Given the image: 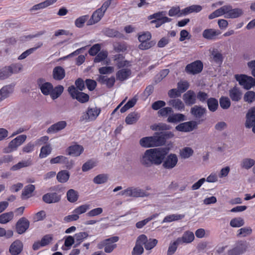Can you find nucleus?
<instances>
[{"label":"nucleus","mask_w":255,"mask_h":255,"mask_svg":"<svg viewBox=\"0 0 255 255\" xmlns=\"http://www.w3.org/2000/svg\"><path fill=\"white\" fill-rule=\"evenodd\" d=\"M9 71V74L11 76L12 74H16L21 71L22 69V65L20 63H15L7 67Z\"/></svg>","instance_id":"obj_48"},{"label":"nucleus","mask_w":255,"mask_h":255,"mask_svg":"<svg viewBox=\"0 0 255 255\" xmlns=\"http://www.w3.org/2000/svg\"><path fill=\"white\" fill-rule=\"evenodd\" d=\"M119 240V237L118 236H114L104 240L99 245V248L101 249L104 247L105 252L107 253H111L117 248V246L115 243L117 242Z\"/></svg>","instance_id":"obj_6"},{"label":"nucleus","mask_w":255,"mask_h":255,"mask_svg":"<svg viewBox=\"0 0 255 255\" xmlns=\"http://www.w3.org/2000/svg\"><path fill=\"white\" fill-rule=\"evenodd\" d=\"M136 102V99L133 98L129 100L120 110L122 113L126 112L130 108L133 107Z\"/></svg>","instance_id":"obj_62"},{"label":"nucleus","mask_w":255,"mask_h":255,"mask_svg":"<svg viewBox=\"0 0 255 255\" xmlns=\"http://www.w3.org/2000/svg\"><path fill=\"white\" fill-rule=\"evenodd\" d=\"M13 92L12 87L10 85H7L3 87L0 90V102L9 97V95Z\"/></svg>","instance_id":"obj_32"},{"label":"nucleus","mask_w":255,"mask_h":255,"mask_svg":"<svg viewBox=\"0 0 255 255\" xmlns=\"http://www.w3.org/2000/svg\"><path fill=\"white\" fill-rule=\"evenodd\" d=\"M207 112L206 108L200 106L195 105L191 108L190 113L197 120L202 119Z\"/></svg>","instance_id":"obj_21"},{"label":"nucleus","mask_w":255,"mask_h":255,"mask_svg":"<svg viewBox=\"0 0 255 255\" xmlns=\"http://www.w3.org/2000/svg\"><path fill=\"white\" fill-rule=\"evenodd\" d=\"M26 138L27 136L25 134L17 136L9 143L7 147L4 148L3 152L4 153H10L16 150L17 147L25 141Z\"/></svg>","instance_id":"obj_5"},{"label":"nucleus","mask_w":255,"mask_h":255,"mask_svg":"<svg viewBox=\"0 0 255 255\" xmlns=\"http://www.w3.org/2000/svg\"><path fill=\"white\" fill-rule=\"evenodd\" d=\"M194 239V234L190 231L185 232L181 237L178 238L177 240L179 241V243L182 244L183 243H190Z\"/></svg>","instance_id":"obj_31"},{"label":"nucleus","mask_w":255,"mask_h":255,"mask_svg":"<svg viewBox=\"0 0 255 255\" xmlns=\"http://www.w3.org/2000/svg\"><path fill=\"white\" fill-rule=\"evenodd\" d=\"M52 75L54 79L61 80L65 76V70L61 66H56L53 69Z\"/></svg>","instance_id":"obj_30"},{"label":"nucleus","mask_w":255,"mask_h":255,"mask_svg":"<svg viewBox=\"0 0 255 255\" xmlns=\"http://www.w3.org/2000/svg\"><path fill=\"white\" fill-rule=\"evenodd\" d=\"M131 75V71L128 68H122L116 73L117 79L121 82L124 81L129 78Z\"/></svg>","instance_id":"obj_24"},{"label":"nucleus","mask_w":255,"mask_h":255,"mask_svg":"<svg viewBox=\"0 0 255 255\" xmlns=\"http://www.w3.org/2000/svg\"><path fill=\"white\" fill-rule=\"evenodd\" d=\"M227 10L225 11V17L226 18H235L241 16L243 13V10L240 8L232 9V7L230 5H225Z\"/></svg>","instance_id":"obj_18"},{"label":"nucleus","mask_w":255,"mask_h":255,"mask_svg":"<svg viewBox=\"0 0 255 255\" xmlns=\"http://www.w3.org/2000/svg\"><path fill=\"white\" fill-rule=\"evenodd\" d=\"M118 195L120 196H125L126 197L143 198L149 196V193L145 192L139 187H129L120 192Z\"/></svg>","instance_id":"obj_3"},{"label":"nucleus","mask_w":255,"mask_h":255,"mask_svg":"<svg viewBox=\"0 0 255 255\" xmlns=\"http://www.w3.org/2000/svg\"><path fill=\"white\" fill-rule=\"evenodd\" d=\"M193 153V150L188 147L183 148L180 152V155L182 158L186 159L190 157Z\"/></svg>","instance_id":"obj_57"},{"label":"nucleus","mask_w":255,"mask_h":255,"mask_svg":"<svg viewBox=\"0 0 255 255\" xmlns=\"http://www.w3.org/2000/svg\"><path fill=\"white\" fill-rule=\"evenodd\" d=\"M78 192L74 189H69L67 192V200L71 203L77 201L78 199Z\"/></svg>","instance_id":"obj_44"},{"label":"nucleus","mask_w":255,"mask_h":255,"mask_svg":"<svg viewBox=\"0 0 255 255\" xmlns=\"http://www.w3.org/2000/svg\"><path fill=\"white\" fill-rule=\"evenodd\" d=\"M170 128V126L162 123L155 124L150 126V129L152 130L159 131L155 132L159 146L165 144L167 139L174 136L173 132L168 131Z\"/></svg>","instance_id":"obj_2"},{"label":"nucleus","mask_w":255,"mask_h":255,"mask_svg":"<svg viewBox=\"0 0 255 255\" xmlns=\"http://www.w3.org/2000/svg\"><path fill=\"white\" fill-rule=\"evenodd\" d=\"M70 177L69 172L65 170L59 171L57 174V179L60 183L66 182Z\"/></svg>","instance_id":"obj_39"},{"label":"nucleus","mask_w":255,"mask_h":255,"mask_svg":"<svg viewBox=\"0 0 255 255\" xmlns=\"http://www.w3.org/2000/svg\"><path fill=\"white\" fill-rule=\"evenodd\" d=\"M226 10L227 8L225 7V5H224L211 13L209 15L208 18L210 19H212L223 14L225 15V11Z\"/></svg>","instance_id":"obj_47"},{"label":"nucleus","mask_w":255,"mask_h":255,"mask_svg":"<svg viewBox=\"0 0 255 255\" xmlns=\"http://www.w3.org/2000/svg\"><path fill=\"white\" fill-rule=\"evenodd\" d=\"M211 58L214 62L218 64H222L223 61L222 54L217 49H213L211 52Z\"/></svg>","instance_id":"obj_42"},{"label":"nucleus","mask_w":255,"mask_h":255,"mask_svg":"<svg viewBox=\"0 0 255 255\" xmlns=\"http://www.w3.org/2000/svg\"><path fill=\"white\" fill-rule=\"evenodd\" d=\"M221 33V31L219 30H216L213 28H208L203 31L202 36L204 38L208 40H215Z\"/></svg>","instance_id":"obj_23"},{"label":"nucleus","mask_w":255,"mask_h":255,"mask_svg":"<svg viewBox=\"0 0 255 255\" xmlns=\"http://www.w3.org/2000/svg\"><path fill=\"white\" fill-rule=\"evenodd\" d=\"M13 217V213L9 212L4 213L0 215V223L6 224L11 221Z\"/></svg>","instance_id":"obj_46"},{"label":"nucleus","mask_w":255,"mask_h":255,"mask_svg":"<svg viewBox=\"0 0 255 255\" xmlns=\"http://www.w3.org/2000/svg\"><path fill=\"white\" fill-rule=\"evenodd\" d=\"M252 233V229L251 227H244L238 230L237 236L238 237H246L250 236Z\"/></svg>","instance_id":"obj_49"},{"label":"nucleus","mask_w":255,"mask_h":255,"mask_svg":"<svg viewBox=\"0 0 255 255\" xmlns=\"http://www.w3.org/2000/svg\"><path fill=\"white\" fill-rule=\"evenodd\" d=\"M37 83L44 95H50L51 91L53 90V85L51 83L45 82L44 79L39 78L37 80Z\"/></svg>","instance_id":"obj_13"},{"label":"nucleus","mask_w":255,"mask_h":255,"mask_svg":"<svg viewBox=\"0 0 255 255\" xmlns=\"http://www.w3.org/2000/svg\"><path fill=\"white\" fill-rule=\"evenodd\" d=\"M64 90V87L62 85H58L55 88L53 87L50 97L53 100L58 98L62 94Z\"/></svg>","instance_id":"obj_43"},{"label":"nucleus","mask_w":255,"mask_h":255,"mask_svg":"<svg viewBox=\"0 0 255 255\" xmlns=\"http://www.w3.org/2000/svg\"><path fill=\"white\" fill-rule=\"evenodd\" d=\"M97 80L102 84H105L108 88H111L115 84L116 79L114 76L108 78L107 76L100 75Z\"/></svg>","instance_id":"obj_25"},{"label":"nucleus","mask_w":255,"mask_h":255,"mask_svg":"<svg viewBox=\"0 0 255 255\" xmlns=\"http://www.w3.org/2000/svg\"><path fill=\"white\" fill-rule=\"evenodd\" d=\"M101 112L100 109L97 108H88L87 111L82 114L80 118V122H89L95 120Z\"/></svg>","instance_id":"obj_8"},{"label":"nucleus","mask_w":255,"mask_h":255,"mask_svg":"<svg viewBox=\"0 0 255 255\" xmlns=\"http://www.w3.org/2000/svg\"><path fill=\"white\" fill-rule=\"evenodd\" d=\"M57 0H46L45 1L39 3L38 4H35L32 6L31 8V10H37L40 9L45 8L54 2H55Z\"/></svg>","instance_id":"obj_40"},{"label":"nucleus","mask_w":255,"mask_h":255,"mask_svg":"<svg viewBox=\"0 0 255 255\" xmlns=\"http://www.w3.org/2000/svg\"><path fill=\"white\" fill-rule=\"evenodd\" d=\"M140 116L138 113L133 112L129 114L125 119V122L128 125L135 124L139 119Z\"/></svg>","instance_id":"obj_38"},{"label":"nucleus","mask_w":255,"mask_h":255,"mask_svg":"<svg viewBox=\"0 0 255 255\" xmlns=\"http://www.w3.org/2000/svg\"><path fill=\"white\" fill-rule=\"evenodd\" d=\"M43 45L42 42H38L37 44V46L35 47L31 48L26 50L25 51L23 52L21 55H20L18 57V60H23L26 58L28 56L33 53L36 50H37L38 48L41 47Z\"/></svg>","instance_id":"obj_41"},{"label":"nucleus","mask_w":255,"mask_h":255,"mask_svg":"<svg viewBox=\"0 0 255 255\" xmlns=\"http://www.w3.org/2000/svg\"><path fill=\"white\" fill-rule=\"evenodd\" d=\"M197 127L196 121H190L180 124L175 127V129L179 131L190 132Z\"/></svg>","instance_id":"obj_14"},{"label":"nucleus","mask_w":255,"mask_h":255,"mask_svg":"<svg viewBox=\"0 0 255 255\" xmlns=\"http://www.w3.org/2000/svg\"><path fill=\"white\" fill-rule=\"evenodd\" d=\"M138 241H140L144 245V248L146 250H150L156 246L158 243V241L155 239H147V237L145 235H141L138 236Z\"/></svg>","instance_id":"obj_16"},{"label":"nucleus","mask_w":255,"mask_h":255,"mask_svg":"<svg viewBox=\"0 0 255 255\" xmlns=\"http://www.w3.org/2000/svg\"><path fill=\"white\" fill-rule=\"evenodd\" d=\"M183 99L187 106H192L196 103V95L192 90H189L183 96Z\"/></svg>","instance_id":"obj_22"},{"label":"nucleus","mask_w":255,"mask_h":255,"mask_svg":"<svg viewBox=\"0 0 255 255\" xmlns=\"http://www.w3.org/2000/svg\"><path fill=\"white\" fill-rule=\"evenodd\" d=\"M229 93L230 98L233 101L239 102L242 99V92L239 88L236 86L231 89Z\"/></svg>","instance_id":"obj_29"},{"label":"nucleus","mask_w":255,"mask_h":255,"mask_svg":"<svg viewBox=\"0 0 255 255\" xmlns=\"http://www.w3.org/2000/svg\"><path fill=\"white\" fill-rule=\"evenodd\" d=\"M68 91L73 99H76L81 103H86L89 100V96L88 94L79 91L74 85L69 87Z\"/></svg>","instance_id":"obj_4"},{"label":"nucleus","mask_w":255,"mask_h":255,"mask_svg":"<svg viewBox=\"0 0 255 255\" xmlns=\"http://www.w3.org/2000/svg\"><path fill=\"white\" fill-rule=\"evenodd\" d=\"M167 118V121L170 123H177L185 120V116L182 114H173Z\"/></svg>","instance_id":"obj_36"},{"label":"nucleus","mask_w":255,"mask_h":255,"mask_svg":"<svg viewBox=\"0 0 255 255\" xmlns=\"http://www.w3.org/2000/svg\"><path fill=\"white\" fill-rule=\"evenodd\" d=\"M88 234L86 232H80L75 235L74 238L76 240V242H78L74 245V247H76L79 246L80 243L83 241V239L87 238Z\"/></svg>","instance_id":"obj_52"},{"label":"nucleus","mask_w":255,"mask_h":255,"mask_svg":"<svg viewBox=\"0 0 255 255\" xmlns=\"http://www.w3.org/2000/svg\"><path fill=\"white\" fill-rule=\"evenodd\" d=\"M209 110L211 112H216L219 107V102L215 98H210L207 100Z\"/></svg>","instance_id":"obj_37"},{"label":"nucleus","mask_w":255,"mask_h":255,"mask_svg":"<svg viewBox=\"0 0 255 255\" xmlns=\"http://www.w3.org/2000/svg\"><path fill=\"white\" fill-rule=\"evenodd\" d=\"M182 9L180 10L179 6H173L168 11V15L170 16H177L178 17L182 16L183 14H182Z\"/></svg>","instance_id":"obj_59"},{"label":"nucleus","mask_w":255,"mask_h":255,"mask_svg":"<svg viewBox=\"0 0 255 255\" xmlns=\"http://www.w3.org/2000/svg\"><path fill=\"white\" fill-rule=\"evenodd\" d=\"M203 63L200 60H196L186 65L185 71L190 74L196 75L200 73L203 70Z\"/></svg>","instance_id":"obj_9"},{"label":"nucleus","mask_w":255,"mask_h":255,"mask_svg":"<svg viewBox=\"0 0 255 255\" xmlns=\"http://www.w3.org/2000/svg\"><path fill=\"white\" fill-rule=\"evenodd\" d=\"M167 147H158L147 149L140 155V163L145 167H150L152 165H159L163 161L169 151Z\"/></svg>","instance_id":"obj_1"},{"label":"nucleus","mask_w":255,"mask_h":255,"mask_svg":"<svg viewBox=\"0 0 255 255\" xmlns=\"http://www.w3.org/2000/svg\"><path fill=\"white\" fill-rule=\"evenodd\" d=\"M244 100L248 103H252L255 100V92L252 91L247 92L244 95Z\"/></svg>","instance_id":"obj_61"},{"label":"nucleus","mask_w":255,"mask_h":255,"mask_svg":"<svg viewBox=\"0 0 255 255\" xmlns=\"http://www.w3.org/2000/svg\"><path fill=\"white\" fill-rule=\"evenodd\" d=\"M248 247L246 242L240 241L236 247L228 251L227 255H240L245 252Z\"/></svg>","instance_id":"obj_11"},{"label":"nucleus","mask_w":255,"mask_h":255,"mask_svg":"<svg viewBox=\"0 0 255 255\" xmlns=\"http://www.w3.org/2000/svg\"><path fill=\"white\" fill-rule=\"evenodd\" d=\"M184 217L183 215L172 214L166 216L163 220L162 223H169L174 221L179 220Z\"/></svg>","instance_id":"obj_56"},{"label":"nucleus","mask_w":255,"mask_h":255,"mask_svg":"<svg viewBox=\"0 0 255 255\" xmlns=\"http://www.w3.org/2000/svg\"><path fill=\"white\" fill-rule=\"evenodd\" d=\"M23 250V244L19 240L14 241L10 246L9 252L11 255H18Z\"/></svg>","instance_id":"obj_20"},{"label":"nucleus","mask_w":255,"mask_h":255,"mask_svg":"<svg viewBox=\"0 0 255 255\" xmlns=\"http://www.w3.org/2000/svg\"><path fill=\"white\" fill-rule=\"evenodd\" d=\"M244 224V220L240 217L235 218L232 219L230 223V226L234 228H239L243 226Z\"/></svg>","instance_id":"obj_55"},{"label":"nucleus","mask_w":255,"mask_h":255,"mask_svg":"<svg viewBox=\"0 0 255 255\" xmlns=\"http://www.w3.org/2000/svg\"><path fill=\"white\" fill-rule=\"evenodd\" d=\"M61 195L56 192H50L45 194L42 196V200L47 204L56 203L61 200Z\"/></svg>","instance_id":"obj_19"},{"label":"nucleus","mask_w":255,"mask_h":255,"mask_svg":"<svg viewBox=\"0 0 255 255\" xmlns=\"http://www.w3.org/2000/svg\"><path fill=\"white\" fill-rule=\"evenodd\" d=\"M142 244L140 241H138V237L137 238L136 244L132 251V255H140L144 251Z\"/></svg>","instance_id":"obj_45"},{"label":"nucleus","mask_w":255,"mask_h":255,"mask_svg":"<svg viewBox=\"0 0 255 255\" xmlns=\"http://www.w3.org/2000/svg\"><path fill=\"white\" fill-rule=\"evenodd\" d=\"M220 107L224 110H227L231 106V101L228 97H221L219 99Z\"/></svg>","instance_id":"obj_53"},{"label":"nucleus","mask_w":255,"mask_h":255,"mask_svg":"<svg viewBox=\"0 0 255 255\" xmlns=\"http://www.w3.org/2000/svg\"><path fill=\"white\" fill-rule=\"evenodd\" d=\"M51 150L52 148L49 144L42 146L40 150L39 157L41 158L46 157L51 153Z\"/></svg>","instance_id":"obj_58"},{"label":"nucleus","mask_w":255,"mask_h":255,"mask_svg":"<svg viewBox=\"0 0 255 255\" xmlns=\"http://www.w3.org/2000/svg\"><path fill=\"white\" fill-rule=\"evenodd\" d=\"M51 164H57V163H62V164H68V159L64 156L59 155L56 157L51 158L50 160Z\"/></svg>","instance_id":"obj_50"},{"label":"nucleus","mask_w":255,"mask_h":255,"mask_svg":"<svg viewBox=\"0 0 255 255\" xmlns=\"http://www.w3.org/2000/svg\"><path fill=\"white\" fill-rule=\"evenodd\" d=\"M108 180V176L105 174H99L93 179V182L97 184H100L106 182Z\"/></svg>","instance_id":"obj_64"},{"label":"nucleus","mask_w":255,"mask_h":255,"mask_svg":"<svg viewBox=\"0 0 255 255\" xmlns=\"http://www.w3.org/2000/svg\"><path fill=\"white\" fill-rule=\"evenodd\" d=\"M35 188V186L32 184H29L25 186L21 194L22 198H24V197H26V198L29 197V195L34 191Z\"/></svg>","instance_id":"obj_51"},{"label":"nucleus","mask_w":255,"mask_h":255,"mask_svg":"<svg viewBox=\"0 0 255 255\" xmlns=\"http://www.w3.org/2000/svg\"><path fill=\"white\" fill-rule=\"evenodd\" d=\"M89 15H85L80 16L75 21V25L78 28H81L84 26L85 22L88 19Z\"/></svg>","instance_id":"obj_60"},{"label":"nucleus","mask_w":255,"mask_h":255,"mask_svg":"<svg viewBox=\"0 0 255 255\" xmlns=\"http://www.w3.org/2000/svg\"><path fill=\"white\" fill-rule=\"evenodd\" d=\"M30 223L25 217L19 219L15 225L16 231L18 234H22L29 227Z\"/></svg>","instance_id":"obj_17"},{"label":"nucleus","mask_w":255,"mask_h":255,"mask_svg":"<svg viewBox=\"0 0 255 255\" xmlns=\"http://www.w3.org/2000/svg\"><path fill=\"white\" fill-rule=\"evenodd\" d=\"M179 245H180L179 241L177 239L173 243H170L167 252V255H173L175 253L177 247Z\"/></svg>","instance_id":"obj_54"},{"label":"nucleus","mask_w":255,"mask_h":255,"mask_svg":"<svg viewBox=\"0 0 255 255\" xmlns=\"http://www.w3.org/2000/svg\"><path fill=\"white\" fill-rule=\"evenodd\" d=\"M67 126V123L65 121H59L51 125L47 130L48 133L57 132L64 129Z\"/></svg>","instance_id":"obj_26"},{"label":"nucleus","mask_w":255,"mask_h":255,"mask_svg":"<svg viewBox=\"0 0 255 255\" xmlns=\"http://www.w3.org/2000/svg\"><path fill=\"white\" fill-rule=\"evenodd\" d=\"M167 103L169 106H172L173 108L178 111H181L185 108L183 103L179 99L170 100Z\"/></svg>","instance_id":"obj_35"},{"label":"nucleus","mask_w":255,"mask_h":255,"mask_svg":"<svg viewBox=\"0 0 255 255\" xmlns=\"http://www.w3.org/2000/svg\"><path fill=\"white\" fill-rule=\"evenodd\" d=\"M177 156L174 153H170L165 157L162 162V166L166 169H171L175 167L178 162Z\"/></svg>","instance_id":"obj_10"},{"label":"nucleus","mask_w":255,"mask_h":255,"mask_svg":"<svg viewBox=\"0 0 255 255\" xmlns=\"http://www.w3.org/2000/svg\"><path fill=\"white\" fill-rule=\"evenodd\" d=\"M255 164V160L251 158H245L243 159L240 163V166L242 168L249 170Z\"/></svg>","instance_id":"obj_33"},{"label":"nucleus","mask_w":255,"mask_h":255,"mask_svg":"<svg viewBox=\"0 0 255 255\" xmlns=\"http://www.w3.org/2000/svg\"><path fill=\"white\" fill-rule=\"evenodd\" d=\"M66 151L69 155L79 156L84 151V148L82 145L75 144L68 147Z\"/></svg>","instance_id":"obj_27"},{"label":"nucleus","mask_w":255,"mask_h":255,"mask_svg":"<svg viewBox=\"0 0 255 255\" xmlns=\"http://www.w3.org/2000/svg\"><path fill=\"white\" fill-rule=\"evenodd\" d=\"M139 143L144 147L159 146L155 133L153 136L144 137L140 139Z\"/></svg>","instance_id":"obj_15"},{"label":"nucleus","mask_w":255,"mask_h":255,"mask_svg":"<svg viewBox=\"0 0 255 255\" xmlns=\"http://www.w3.org/2000/svg\"><path fill=\"white\" fill-rule=\"evenodd\" d=\"M90 208V205L88 204H84L82 205H81L73 211V213L76 214L79 216V215L83 214L86 211L89 210Z\"/></svg>","instance_id":"obj_63"},{"label":"nucleus","mask_w":255,"mask_h":255,"mask_svg":"<svg viewBox=\"0 0 255 255\" xmlns=\"http://www.w3.org/2000/svg\"><path fill=\"white\" fill-rule=\"evenodd\" d=\"M245 126L247 128H253V131L255 133V106L250 109L246 114Z\"/></svg>","instance_id":"obj_12"},{"label":"nucleus","mask_w":255,"mask_h":255,"mask_svg":"<svg viewBox=\"0 0 255 255\" xmlns=\"http://www.w3.org/2000/svg\"><path fill=\"white\" fill-rule=\"evenodd\" d=\"M104 13L99 9L95 11L87 22L88 25H93L99 22L103 17Z\"/></svg>","instance_id":"obj_28"},{"label":"nucleus","mask_w":255,"mask_h":255,"mask_svg":"<svg viewBox=\"0 0 255 255\" xmlns=\"http://www.w3.org/2000/svg\"><path fill=\"white\" fill-rule=\"evenodd\" d=\"M202 9V7L200 5L193 4L182 9V14L186 15L192 12H199Z\"/></svg>","instance_id":"obj_34"},{"label":"nucleus","mask_w":255,"mask_h":255,"mask_svg":"<svg viewBox=\"0 0 255 255\" xmlns=\"http://www.w3.org/2000/svg\"><path fill=\"white\" fill-rule=\"evenodd\" d=\"M235 78L239 84L246 90H249L255 86V79L251 76L246 75H236Z\"/></svg>","instance_id":"obj_7"}]
</instances>
